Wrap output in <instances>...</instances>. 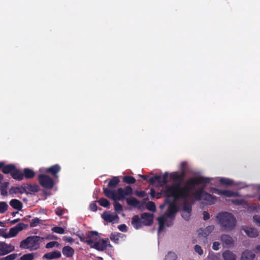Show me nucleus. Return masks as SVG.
Returning a JSON list of instances; mask_svg holds the SVG:
<instances>
[{
  "label": "nucleus",
  "instance_id": "obj_56",
  "mask_svg": "<svg viewBox=\"0 0 260 260\" xmlns=\"http://www.w3.org/2000/svg\"><path fill=\"white\" fill-rule=\"evenodd\" d=\"M210 191L212 193H215L217 194L220 195L221 190L215 187H211L210 188Z\"/></svg>",
  "mask_w": 260,
  "mask_h": 260
},
{
  "label": "nucleus",
  "instance_id": "obj_45",
  "mask_svg": "<svg viewBox=\"0 0 260 260\" xmlns=\"http://www.w3.org/2000/svg\"><path fill=\"white\" fill-rule=\"evenodd\" d=\"M17 253H12L5 257L0 258V260H14L17 257Z\"/></svg>",
  "mask_w": 260,
  "mask_h": 260
},
{
  "label": "nucleus",
  "instance_id": "obj_13",
  "mask_svg": "<svg viewBox=\"0 0 260 260\" xmlns=\"http://www.w3.org/2000/svg\"><path fill=\"white\" fill-rule=\"evenodd\" d=\"M15 166L13 164L5 165L4 162H0V170L5 174H11L12 171L15 169Z\"/></svg>",
  "mask_w": 260,
  "mask_h": 260
},
{
  "label": "nucleus",
  "instance_id": "obj_22",
  "mask_svg": "<svg viewBox=\"0 0 260 260\" xmlns=\"http://www.w3.org/2000/svg\"><path fill=\"white\" fill-rule=\"evenodd\" d=\"M11 176L13 179L16 180L21 181L23 179L22 172L19 169H17L16 167L15 169L12 171Z\"/></svg>",
  "mask_w": 260,
  "mask_h": 260
},
{
  "label": "nucleus",
  "instance_id": "obj_37",
  "mask_svg": "<svg viewBox=\"0 0 260 260\" xmlns=\"http://www.w3.org/2000/svg\"><path fill=\"white\" fill-rule=\"evenodd\" d=\"M97 202L99 203V204L101 206L105 207V208H109V207L110 206L109 201L108 200H107L104 198H101Z\"/></svg>",
  "mask_w": 260,
  "mask_h": 260
},
{
  "label": "nucleus",
  "instance_id": "obj_55",
  "mask_svg": "<svg viewBox=\"0 0 260 260\" xmlns=\"http://www.w3.org/2000/svg\"><path fill=\"white\" fill-rule=\"evenodd\" d=\"M169 219L165 218V223L167 226H171L173 224V221L175 218H169Z\"/></svg>",
  "mask_w": 260,
  "mask_h": 260
},
{
  "label": "nucleus",
  "instance_id": "obj_58",
  "mask_svg": "<svg viewBox=\"0 0 260 260\" xmlns=\"http://www.w3.org/2000/svg\"><path fill=\"white\" fill-rule=\"evenodd\" d=\"M214 226L213 225H209L207 226L205 229L209 234L214 230Z\"/></svg>",
  "mask_w": 260,
  "mask_h": 260
},
{
  "label": "nucleus",
  "instance_id": "obj_19",
  "mask_svg": "<svg viewBox=\"0 0 260 260\" xmlns=\"http://www.w3.org/2000/svg\"><path fill=\"white\" fill-rule=\"evenodd\" d=\"M25 192L26 187H24V185L16 187L12 186L9 189V193L10 194H14L17 193L22 194Z\"/></svg>",
  "mask_w": 260,
  "mask_h": 260
},
{
  "label": "nucleus",
  "instance_id": "obj_51",
  "mask_svg": "<svg viewBox=\"0 0 260 260\" xmlns=\"http://www.w3.org/2000/svg\"><path fill=\"white\" fill-rule=\"evenodd\" d=\"M232 203L236 205H241L243 204L244 201L243 199H233Z\"/></svg>",
  "mask_w": 260,
  "mask_h": 260
},
{
  "label": "nucleus",
  "instance_id": "obj_52",
  "mask_svg": "<svg viewBox=\"0 0 260 260\" xmlns=\"http://www.w3.org/2000/svg\"><path fill=\"white\" fill-rule=\"evenodd\" d=\"M55 214L58 216H61L64 214V210L61 207H58L55 209Z\"/></svg>",
  "mask_w": 260,
  "mask_h": 260
},
{
  "label": "nucleus",
  "instance_id": "obj_41",
  "mask_svg": "<svg viewBox=\"0 0 260 260\" xmlns=\"http://www.w3.org/2000/svg\"><path fill=\"white\" fill-rule=\"evenodd\" d=\"M8 208V205L6 202H0V213L3 214L6 212Z\"/></svg>",
  "mask_w": 260,
  "mask_h": 260
},
{
  "label": "nucleus",
  "instance_id": "obj_47",
  "mask_svg": "<svg viewBox=\"0 0 260 260\" xmlns=\"http://www.w3.org/2000/svg\"><path fill=\"white\" fill-rule=\"evenodd\" d=\"M41 220L39 218H35L31 220L30 223V226L31 228H34L37 226L39 224H40Z\"/></svg>",
  "mask_w": 260,
  "mask_h": 260
},
{
  "label": "nucleus",
  "instance_id": "obj_39",
  "mask_svg": "<svg viewBox=\"0 0 260 260\" xmlns=\"http://www.w3.org/2000/svg\"><path fill=\"white\" fill-rule=\"evenodd\" d=\"M177 256L174 252L170 251L165 256V260H176Z\"/></svg>",
  "mask_w": 260,
  "mask_h": 260
},
{
  "label": "nucleus",
  "instance_id": "obj_23",
  "mask_svg": "<svg viewBox=\"0 0 260 260\" xmlns=\"http://www.w3.org/2000/svg\"><path fill=\"white\" fill-rule=\"evenodd\" d=\"M255 254L253 252L245 250L242 253L240 260H253Z\"/></svg>",
  "mask_w": 260,
  "mask_h": 260
},
{
  "label": "nucleus",
  "instance_id": "obj_25",
  "mask_svg": "<svg viewBox=\"0 0 260 260\" xmlns=\"http://www.w3.org/2000/svg\"><path fill=\"white\" fill-rule=\"evenodd\" d=\"M120 180L118 177H113L108 182V188L111 190V189L116 188Z\"/></svg>",
  "mask_w": 260,
  "mask_h": 260
},
{
  "label": "nucleus",
  "instance_id": "obj_16",
  "mask_svg": "<svg viewBox=\"0 0 260 260\" xmlns=\"http://www.w3.org/2000/svg\"><path fill=\"white\" fill-rule=\"evenodd\" d=\"M102 216L105 221L108 222H112L116 219H119V217L117 214H110L107 211H105Z\"/></svg>",
  "mask_w": 260,
  "mask_h": 260
},
{
  "label": "nucleus",
  "instance_id": "obj_50",
  "mask_svg": "<svg viewBox=\"0 0 260 260\" xmlns=\"http://www.w3.org/2000/svg\"><path fill=\"white\" fill-rule=\"evenodd\" d=\"M135 194L136 196L139 198H144L146 196V193L145 191L142 190V191H138L136 190L135 192Z\"/></svg>",
  "mask_w": 260,
  "mask_h": 260
},
{
  "label": "nucleus",
  "instance_id": "obj_24",
  "mask_svg": "<svg viewBox=\"0 0 260 260\" xmlns=\"http://www.w3.org/2000/svg\"><path fill=\"white\" fill-rule=\"evenodd\" d=\"M63 254L67 257H72L75 253L74 249L70 246H66L62 248Z\"/></svg>",
  "mask_w": 260,
  "mask_h": 260
},
{
  "label": "nucleus",
  "instance_id": "obj_20",
  "mask_svg": "<svg viewBox=\"0 0 260 260\" xmlns=\"http://www.w3.org/2000/svg\"><path fill=\"white\" fill-rule=\"evenodd\" d=\"M243 230L249 237L254 238L258 235L257 230L253 228L246 226L243 228Z\"/></svg>",
  "mask_w": 260,
  "mask_h": 260
},
{
  "label": "nucleus",
  "instance_id": "obj_21",
  "mask_svg": "<svg viewBox=\"0 0 260 260\" xmlns=\"http://www.w3.org/2000/svg\"><path fill=\"white\" fill-rule=\"evenodd\" d=\"M132 224L137 230L141 228L143 225H144L143 223L141 221L138 215H135L133 217Z\"/></svg>",
  "mask_w": 260,
  "mask_h": 260
},
{
  "label": "nucleus",
  "instance_id": "obj_17",
  "mask_svg": "<svg viewBox=\"0 0 260 260\" xmlns=\"http://www.w3.org/2000/svg\"><path fill=\"white\" fill-rule=\"evenodd\" d=\"M60 170V166L56 164L46 169L45 172L52 174L54 177H57V174Z\"/></svg>",
  "mask_w": 260,
  "mask_h": 260
},
{
  "label": "nucleus",
  "instance_id": "obj_63",
  "mask_svg": "<svg viewBox=\"0 0 260 260\" xmlns=\"http://www.w3.org/2000/svg\"><path fill=\"white\" fill-rule=\"evenodd\" d=\"M203 214L204 220H207L210 218V214L207 211H204Z\"/></svg>",
  "mask_w": 260,
  "mask_h": 260
},
{
  "label": "nucleus",
  "instance_id": "obj_46",
  "mask_svg": "<svg viewBox=\"0 0 260 260\" xmlns=\"http://www.w3.org/2000/svg\"><path fill=\"white\" fill-rule=\"evenodd\" d=\"M52 231L57 234H63L64 233V230L62 227L55 226L52 229Z\"/></svg>",
  "mask_w": 260,
  "mask_h": 260
},
{
  "label": "nucleus",
  "instance_id": "obj_29",
  "mask_svg": "<svg viewBox=\"0 0 260 260\" xmlns=\"http://www.w3.org/2000/svg\"><path fill=\"white\" fill-rule=\"evenodd\" d=\"M23 178L25 177L26 179H32L35 176V172L29 168H25L23 170Z\"/></svg>",
  "mask_w": 260,
  "mask_h": 260
},
{
  "label": "nucleus",
  "instance_id": "obj_53",
  "mask_svg": "<svg viewBox=\"0 0 260 260\" xmlns=\"http://www.w3.org/2000/svg\"><path fill=\"white\" fill-rule=\"evenodd\" d=\"M110 238L112 241L116 243H117L118 241H119L118 236L115 234L112 233L110 235Z\"/></svg>",
  "mask_w": 260,
  "mask_h": 260
},
{
  "label": "nucleus",
  "instance_id": "obj_61",
  "mask_svg": "<svg viewBox=\"0 0 260 260\" xmlns=\"http://www.w3.org/2000/svg\"><path fill=\"white\" fill-rule=\"evenodd\" d=\"M220 245V243L218 242H214L213 243L212 248L214 250H218L219 249V246Z\"/></svg>",
  "mask_w": 260,
  "mask_h": 260
},
{
  "label": "nucleus",
  "instance_id": "obj_5",
  "mask_svg": "<svg viewBox=\"0 0 260 260\" xmlns=\"http://www.w3.org/2000/svg\"><path fill=\"white\" fill-rule=\"evenodd\" d=\"M163 194L166 197L165 204L169 205V207L163 216L165 218H175L176 213L178 211V207L175 202L177 200H174L172 197H167L165 193V188L163 190Z\"/></svg>",
  "mask_w": 260,
  "mask_h": 260
},
{
  "label": "nucleus",
  "instance_id": "obj_36",
  "mask_svg": "<svg viewBox=\"0 0 260 260\" xmlns=\"http://www.w3.org/2000/svg\"><path fill=\"white\" fill-rule=\"evenodd\" d=\"M160 179L161 175H156L154 177L149 178L148 182L152 185L154 184L156 182H157L160 185Z\"/></svg>",
  "mask_w": 260,
  "mask_h": 260
},
{
  "label": "nucleus",
  "instance_id": "obj_44",
  "mask_svg": "<svg viewBox=\"0 0 260 260\" xmlns=\"http://www.w3.org/2000/svg\"><path fill=\"white\" fill-rule=\"evenodd\" d=\"M34 258V255L33 253H27L21 256L19 260H33Z\"/></svg>",
  "mask_w": 260,
  "mask_h": 260
},
{
  "label": "nucleus",
  "instance_id": "obj_18",
  "mask_svg": "<svg viewBox=\"0 0 260 260\" xmlns=\"http://www.w3.org/2000/svg\"><path fill=\"white\" fill-rule=\"evenodd\" d=\"M61 256V252L58 250H54L52 252L45 253L43 258L47 259H52L60 258Z\"/></svg>",
  "mask_w": 260,
  "mask_h": 260
},
{
  "label": "nucleus",
  "instance_id": "obj_42",
  "mask_svg": "<svg viewBox=\"0 0 260 260\" xmlns=\"http://www.w3.org/2000/svg\"><path fill=\"white\" fill-rule=\"evenodd\" d=\"M146 208L152 212H155L156 210L155 204L152 201L148 202L146 204Z\"/></svg>",
  "mask_w": 260,
  "mask_h": 260
},
{
  "label": "nucleus",
  "instance_id": "obj_27",
  "mask_svg": "<svg viewBox=\"0 0 260 260\" xmlns=\"http://www.w3.org/2000/svg\"><path fill=\"white\" fill-rule=\"evenodd\" d=\"M126 201L127 204L129 206H131L138 208H140L141 207V206L139 205L140 204V201L134 197L127 198L126 199Z\"/></svg>",
  "mask_w": 260,
  "mask_h": 260
},
{
  "label": "nucleus",
  "instance_id": "obj_49",
  "mask_svg": "<svg viewBox=\"0 0 260 260\" xmlns=\"http://www.w3.org/2000/svg\"><path fill=\"white\" fill-rule=\"evenodd\" d=\"M193 248H194V250L196 251V252L198 253L200 255H202L203 254V253H204L203 250L202 249V247L200 245H196L194 246Z\"/></svg>",
  "mask_w": 260,
  "mask_h": 260
},
{
  "label": "nucleus",
  "instance_id": "obj_30",
  "mask_svg": "<svg viewBox=\"0 0 260 260\" xmlns=\"http://www.w3.org/2000/svg\"><path fill=\"white\" fill-rule=\"evenodd\" d=\"M222 257L224 260H235L236 255L230 250H225L222 253Z\"/></svg>",
  "mask_w": 260,
  "mask_h": 260
},
{
  "label": "nucleus",
  "instance_id": "obj_34",
  "mask_svg": "<svg viewBox=\"0 0 260 260\" xmlns=\"http://www.w3.org/2000/svg\"><path fill=\"white\" fill-rule=\"evenodd\" d=\"M123 181L128 184H132L136 182V180L133 176L126 175L123 177Z\"/></svg>",
  "mask_w": 260,
  "mask_h": 260
},
{
  "label": "nucleus",
  "instance_id": "obj_12",
  "mask_svg": "<svg viewBox=\"0 0 260 260\" xmlns=\"http://www.w3.org/2000/svg\"><path fill=\"white\" fill-rule=\"evenodd\" d=\"M141 218L143 220L144 225L150 226L153 223V215L149 213H143L141 215Z\"/></svg>",
  "mask_w": 260,
  "mask_h": 260
},
{
  "label": "nucleus",
  "instance_id": "obj_11",
  "mask_svg": "<svg viewBox=\"0 0 260 260\" xmlns=\"http://www.w3.org/2000/svg\"><path fill=\"white\" fill-rule=\"evenodd\" d=\"M108 245L111 247V245L109 244V240L108 239H103L102 240L99 239L98 242L93 245V248L99 251H104L107 248Z\"/></svg>",
  "mask_w": 260,
  "mask_h": 260
},
{
  "label": "nucleus",
  "instance_id": "obj_28",
  "mask_svg": "<svg viewBox=\"0 0 260 260\" xmlns=\"http://www.w3.org/2000/svg\"><path fill=\"white\" fill-rule=\"evenodd\" d=\"M24 187H26V193L27 194V190L29 192H37L39 189L40 187L38 185L36 184H27L26 185H24Z\"/></svg>",
  "mask_w": 260,
  "mask_h": 260
},
{
  "label": "nucleus",
  "instance_id": "obj_10",
  "mask_svg": "<svg viewBox=\"0 0 260 260\" xmlns=\"http://www.w3.org/2000/svg\"><path fill=\"white\" fill-rule=\"evenodd\" d=\"M28 227V225L22 222L19 223L16 226L10 229L8 236L14 237L16 236L18 233Z\"/></svg>",
  "mask_w": 260,
  "mask_h": 260
},
{
  "label": "nucleus",
  "instance_id": "obj_64",
  "mask_svg": "<svg viewBox=\"0 0 260 260\" xmlns=\"http://www.w3.org/2000/svg\"><path fill=\"white\" fill-rule=\"evenodd\" d=\"M187 165V162L185 161L182 162L180 164V169L181 170H185V168Z\"/></svg>",
  "mask_w": 260,
  "mask_h": 260
},
{
  "label": "nucleus",
  "instance_id": "obj_31",
  "mask_svg": "<svg viewBox=\"0 0 260 260\" xmlns=\"http://www.w3.org/2000/svg\"><path fill=\"white\" fill-rule=\"evenodd\" d=\"M220 195L226 197H236L239 196V193L230 190H221Z\"/></svg>",
  "mask_w": 260,
  "mask_h": 260
},
{
  "label": "nucleus",
  "instance_id": "obj_7",
  "mask_svg": "<svg viewBox=\"0 0 260 260\" xmlns=\"http://www.w3.org/2000/svg\"><path fill=\"white\" fill-rule=\"evenodd\" d=\"M203 187L196 190L193 193V196L197 201L203 200L207 202L210 205L215 203L217 201V197L204 191Z\"/></svg>",
  "mask_w": 260,
  "mask_h": 260
},
{
  "label": "nucleus",
  "instance_id": "obj_48",
  "mask_svg": "<svg viewBox=\"0 0 260 260\" xmlns=\"http://www.w3.org/2000/svg\"><path fill=\"white\" fill-rule=\"evenodd\" d=\"M59 244L58 242L56 241H51L47 243L45 246L46 248H51L54 246L58 247Z\"/></svg>",
  "mask_w": 260,
  "mask_h": 260
},
{
  "label": "nucleus",
  "instance_id": "obj_62",
  "mask_svg": "<svg viewBox=\"0 0 260 260\" xmlns=\"http://www.w3.org/2000/svg\"><path fill=\"white\" fill-rule=\"evenodd\" d=\"M8 235H9V233L7 234L5 232V230L3 229L1 230L0 236H2V237H3L5 238H10V237L8 236Z\"/></svg>",
  "mask_w": 260,
  "mask_h": 260
},
{
  "label": "nucleus",
  "instance_id": "obj_9",
  "mask_svg": "<svg viewBox=\"0 0 260 260\" xmlns=\"http://www.w3.org/2000/svg\"><path fill=\"white\" fill-rule=\"evenodd\" d=\"M15 250V247L11 244L0 242V256L6 255Z\"/></svg>",
  "mask_w": 260,
  "mask_h": 260
},
{
  "label": "nucleus",
  "instance_id": "obj_59",
  "mask_svg": "<svg viewBox=\"0 0 260 260\" xmlns=\"http://www.w3.org/2000/svg\"><path fill=\"white\" fill-rule=\"evenodd\" d=\"M90 210L95 212L97 211L98 207L95 203H91L89 206Z\"/></svg>",
  "mask_w": 260,
  "mask_h": 260
},
{
  "label": "nucleus",
  "instance_id": "obj_38",
  "mask_svg": "<svg viewBox=\"0 0 260 260\" xmlns=\"http://www.w3.org/2000/svg\"><path fill=\"white\" fill-rule=\"evenodd\" d=\"M219 181L221 184L228 186L232 185L234 183L232 180L226 178H221Z\"/></svg>",
  "mask_w": 260,
  "mask_h": 260
},
{
  "label": "nucleus",
  "instance_id": "obj_40",
  "mask_svg": "<svg viewBox=\"0 0 260 260\" xmlns=\"http://www.w3.org/2000/svg\"><path fill=\"white\" fill-rule=\"evenodd\" d=\"M169 174L168 172H165L162 176L161 175V179L160 182V186H162L168 182V177Z\"/></svg>",
  "mask_w": 260,
  "mask_h": 260
},
{
  "label": "nucleus",
  "instance_id": "obj_54",
  "mask_svg": "<svg viewBox=\"0 0 260 260\" xmlns=\"http://www.w3.org/2000/svg\"><path fill=\"white\" fill-rule=\"evenodd\" d=\"M198 235L199 236L201 235L202 237H207L209 234L206 231V230H202L200 229V230L199 231Z\"/></svg>",
  "mask_w": 260,
  "mask_h": 260
},
{
  "label": "nucleus",
  "instance_id": "obj_43",
  "mask_svg": "<svg viewBox=\"0 0 260 260\" xmlns=\"http://www.w3.org/2000/svg\"><path fill=\"white\" fill-rule=\"evenodd\" d=\"M114 208L115 212L118 213H120L123 210L122 206L116 201L114 203Z\"/></svg>",
  "mask_w": 260,
  "mask_h": 260
},
{
  "label": "nucleus",
  "instance_id": "obj_4",
  "mask_svg": "<svg viewBox=\"0 0 260 260\" xmlns=\"http://www.w3.org/2000/svg\"><path fill=\"white\" fill-rule=\"evenodd\" d=\"M42 239L38 236H31L21 241L20 247L23 249L36 250L40 247V242Z\"/></svg>",
  "mask_w": 260,
  "mask_h": 260
},
{
  "label": "nucleus",
  "instance_id": "obj_26",
  "mask_svg": "<svg viewBox=\"0 0 260 260\" xmlns=\"http://www.w3.org/2000/svg\"><path fill=\"white\" fill-rule=\"evenodd\" d=\"M10 205L17 210H21L23 207L22 202L17 199L11 200L10 202Z\"/></svg>",
  "mask_w": 260,
  "mask_h": 260
},
{
  "label": "nucleus",
  "instance_id": "obj_6",
  "mask_svg": "<svg viewBox=\"0 0 260 260\" xmlns=\"http://www.w3.org/2000/svg\"><path fill=\"white\" fill-rule=\"evenodd\" d=\"M77 236L81 242L87 243L92 248L93 245L98 242L100 238L99 233L96 231H89L85 235L83 233L78 234Z\"/></svg>",
  "mask_w": 260,
  "mask_h": 260
},
{
  "label": "nucleus",
  "instance_id": "obj_15",
  "mask_svg": "<svg viewBox=\"0 0 260 260\" xmlns=\"http://www.w3.org/2000/svg\"><path fill=\"white\" fill-rule=\"evenodd\" d=\"M185 176V171L181 170L180 173L174 172L170 174V179L173 181H182Z\"/></svg>",
  "mask_w": 260,
  "mask_h": 260
},
{
  "label": "nucleus",
  "instance_id": "obj_14",
  "mask_svg": "<svg viewBox=\"0 0 260 260\" xmlns=\"http://www.w3.org/2000/svg\"><path fill=\"white\" fill-rule=\"evenodd\" d=\"M220 240L224 246L230 247L234 244L233 238L229 235L223 234L220 237Z\"/></svg>",
  "mask_w": 260,
  "mask_h": 260
},
{
  "label": "nucleus",
  "instance_id": "obj_1",
  "mask_svg": "<svg viewBox=\"0 0 260 260\" xmlns=\"http://www.w3.org/2000/svg\"><path fill=\"white\" fill-rule=\"evenodd\" d=\"M210 181V178L202 176L192 177L186 180L184 186H181L179 182L166 185L165 193L167 197H172L174 200H183L181 215L185 220L188 221L192 211L191 204L188 201V199L191 200V191L196 186L202 183H208Z\"/></svg>",
  "mask_w": 260,
  "mask_h": 260
},
{
  "label": "nucleus",
  "instance_id": "obj_60",
  "mask_svg": "<svg viewBox=\"0 0 260 260\" xmlns=\"http://www.w3.org/2000/svg\"><path fill=\"white\" fill-rule=\"evenodd\" d=\"M253 219L256 223L258 224L260 226V215H255L253 217Z\"/></svg>",
  "mask_w": 260,
  "mask_h": 260
},
{
  "label": "nucleus",
  "instance_id": "obj_2",
  "mask_svg": "<svg viewBox=\"0 0 260 260\" xmlns=\"http://www.w3.org/2000/svg\"><path fill=\"white\" fill-rule=\"evenodd\" d=\"M217 223L222 231L230 232L236 227L237 219L231 213L222 212L218 213L216 216Z\"/></svg>",
  "mask_w": 260,
  "mask_h": 260
},
{
  "label": "nucleus",
  "instance_id": "obj_35",
  "mask_svg": "<svg viewBox=\"0 0 260 260\" xmlns=\"http://www.w3.org/2000/svg\"><path fill=\"white\" fill-rule=\"evenodd\" d=\"M157 220L159 223L158 232H160L165 228V218L164 216H161L157 218Z\"/></svg>",
  "mask_w": 260,
  "mask_h": 260
},
{
  "label": "nucleus",
  "instance_id": "obj_33",
  "mask_svg": "<svg viewBox=\"0 0 260 260\" xmlns=\"http://www.w3.org/2000/svg\"><path fill=\"white\" fill-rule=\"evenodd\" d=\"M208 260H221V255L219 253L210 252L208 256Z\"/></svg>",
  "mask_w": 260,
  "mask_h": 260
},
{
  "label": "nucleus",
  "instance_id": "obj_32",
  "mask_svg": "<svg viewBox=\"0 0 260 260\" xmlns=\"http://www.w3.org/2000/svg\"><path fill=\"white\" fill-rule=\"evenodd\" d=\"M9 185V182H5L1 183L0 190L1 194L3 196H7L8 195L7 187Z\"/></svg>",
  "mask_w": 260,
  "mask_h": 260
},
{
  "label": "nucleus",
  "instance_id": "obj_3",
  "mask_svg": "<svg viewBox=\"0 0 260 260\" xmlns=\"http://www.w3.org/2000/svg\"><path fill=\"white\" fill-rule=\"evenodd\" d=\"M103 193L107 198L114 201H123L125 197L133 194V189L129 185L126 186L124 188H118L116 191L109 189L107 187H104Z\"/></svg>",
  "mask_w": 260,
  "mask_h": 260
},
{
  "label": "nucleus",
  "instance_id": "obj_8",
  "mask_svg": "<svg viewBox=\"0 0 260 260\" xmlns=\"http://www.w3.org/2000/svg\"><path fill=\"white\" fill-rule=\"evenodd\" d=\"M38 180L40 184L46 189H52L54 185L53 179L47 175H39Z\"/></svg>",
  "mask_w": 260,
  "mask_h": 260
},
{
  "label": "nucleus",
  "instance_id": "obj_57",
  "mask_svg": "<svg viewBox=\"0 0 260 260\" xmlns=\"http://www.w3.org/2000/svg\"><path fill=\"white\" fill-rule=\"evenodd\" d=\"M118 229L121 232H125L127 231V226L125 224H122L118 226Z\"/></svg>",
  "mask_w": 260,
  "mask_h": 260
}]
</instances>
